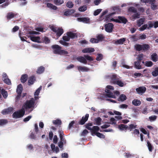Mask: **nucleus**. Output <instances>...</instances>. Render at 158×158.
Masks as SVG:
<instances>
[{
    "instance_id": "obj_1",
    "label": "nucleus",
    "mask_w": 158,
    "mask_h": 158,
    "mask_svg": "<svg viewBox=\"0 0 158 158\" xmlns=\"http://www.w3.org/2000/svg\"><path fill=\"white\" fill-rule=\"evenodd\" d=\"M150 46L148 44H136L135 46V49L138 52L146 51L150 48Z\"/></svg>"
},
{
    "instance_id": "obj_2",
    "label": "nucleus",
    "mask_w": 158,
    "mask_h": 158,
    "mask_svg": "<svg viewBox=\"0 0 158 158\" xmlns=\"http://www.w3.org/2000/svg\"><path fill=\"white\" fill-rule=\"evenodd\" d=\"M35 104V99L33 98H31L30 100L26 101L23 105V106L24 107V108L26 109H30L31 108L34 107Z\"/></svg>"
},
{
    "instance_id": "obj_3",
    "label": "nucleus",
    "mask_w": 158,
    "mask_h": 158,
    "mask_svg": "<svg viewBox=\"0 0 158 158\" xmlns=\"http://www.w3.org/2000/svg\"><path fill=\"white\" fill-rule=\"evenodd\" d=\"M25 114V108H22L19 110L14 112L12 115L13 118H17L22 117Z\"/></svg>"
},
{
    "instance_id": "obj_4",
    "label": "nucleus",
    "mask_w": 158,
    "mask_h": 158,
    "mask_svg": "<svg viewBox=\"0 0 158 158\" xmlns=\"http://www.w3.org/2000/svg\"><path fill=\"white\" fill-rule=\"evenodd\" d=\"M105 30L107 32L110 33L112 31L114 25L111 23L106 24L104 25Z\"/></svg>"
},
{
    "instance_id": "obj_5",
    "label": "nucleus",
    "mask_w": 158,
    "mask_h": 158,
    "mask_svg": "<svg viewBox=\"0 0 158 158\" xmlns=\"http://www.w3.org/2000/svg\"><path fill=\"white\" fill-rule=\"evenodd\" d=\"M52 48L54 50V53L60 54L62 48L61 47L58 45L55 44L52 45Z\"/></svg>"
},
{
    "instance_id": "obj_6",
    "label": "nucleus",
    "mask_w": 158,
    "mask_h": 158,
    "mask_svg": "<svg viewBox=\"0 0 158 158\" xmlns=\"http://www.w3.org/2000/svg\"><path fill=\"white\" fill-rule=\"evenodd\" d=\"M89 117V114H86L85 116H83L81 120L78 122V124L80 125H82L84 124L87 121Z\"/></svg>"
},
{
    "instance_id": "obj_7",
    "label": "nucleus",
    "mask_w": 158,
    "mask_h": 158,
    "mask_svg": "<svg viewBox=\"0 0 158 158\" xmlns=\"http://www.w3.org/2000/svg\"><path fill=\"white\" fill-rule=\"evenodd\" d=\"M146 90V88L144 86H140L136 89V90L139 94H143L144 93Z\"/></svg>"
},
{
    "instance_id": "obj_8",
    "label": "nucleus",
    "mask_w": 158,
    "mask_h": 158,
    "mask_svg": "<svg viewBox=\"0 0 158 158\" xmlns=\"http://www.w3.org/2000/svg\"><path fill=\"white\" fill-rule=\"evenodd\" d=\"M36 80L35 77L34 76H32L28 78V85H31L33 84Z\"/></svg>"
},
{
    "instance_id": "obj_9",
    "label": "nucleus",
    "mask_w": 158,
    "mask_h": 158,
    "mask_svg": "<svg viewBox=\"0 0 158 158\" xmlns=\"http://www.w3.org/2000/svg\"><path fill=\"white\" fill-rule=\"evenodd\" d=\"M118 19H117L118 20L119 22H118V23H123V24H125L127 22V19L124 17L118 16Z\"/></svg>"
},
{
    "instance_id": "obj_10",
    "label": "nucleus",
    "mask_w": 158,
    "mask_h": 158,
    "mask_svg": "<svg viewBox=\"0 0 158 158\" xmlns=\"http://www.w3.org/2000/svg\"><path fill=\"white\" fill-rule=\"evenodd\" d=\"M109 77L111 79L110 82L113 84H114L116 81L118 79L117 78V75L115 74L110 75Z\"/></svg>"
},
{
    "instance_id": "obj_11",
    "label": "nucleus",
    "mask_w": 158,
    "mask_h": 158,
    "mask_svg": "<svg viewBox=\"0 0 158 158\" xmlns=\"http://www.w3.org/2000/svg\"><path fill=\"white\" fill-rule=\"evenodd\" d=\"M90 130L91 131V135L94 136V134H95L99 130V128L97 126H94Z\"/></svg>"
},
{
    "instance_id": "obj_12",
    "label": "nucleus",
    "mask_w": 158,
    "mask_h": 158,
    "mask_svg": "<svg viewBox=\"0 0 158 158\" xmlns=\"http://www.w3.org/2000/svg\"><path fill=\"white\" fill-rule=\"evenodd\" d=\"M77 20L79 21L87 23L89 22L90 19L87 17H80L77 18Z\"/></svg>"
},
{
    "instance_id": "obj_13",
    "label": "nucleus",
    "mask_w": 158,
    "mask_h": 158,
    "mask_svg": "<svg viewBox=\"0 0 158 158\" xmlns=\"http://www.w3.org/2000/svg\"><path fill=\"white\" fill-rule=\"evenodd\" d=\"M105 91L106 93V96L109 98H115V95L113 94L109 89L107 88V89H105Z\"/></svg>"
},
{
    "instance_id": "obj_14",
    "label": "nucleus",
    "mask_w": 158,
    "mask_h": 158,
    "mask_svg": "<svg viewBox=\"0 0 158 158\" xmlns=\"http://www.w3.org/2000/svg\"><path fill=\"white\" fill-rule=\"evenodd\" d=\"M67 35H68L70 39H73L75 37H77V35L76 33H73L71 31L68 32L66 33Z\"/></svg>"
},
{
    "instance_id": "obj_15",
    "label": "nucleus",
    "mask_w": 158,
    "mask_h": 158,
    "mask_svg": "<svg viewBox=\"0 0 158 158\" xmlns=\"http://www.w3.org/2000/svg\"><path fill=\"white\" fill-rule=\"evenodd\" d=\"M95 51L94 49L92 48H85L82 50V52L84 53H91Z\"/></svg>"
},
{
    "instance_id": "obj_16",
    "label": "nucleus",
    "mask_w": 158,
    "mask_h": 158,
    "mask_svg": "<svg viewBox=\"0 0 158 158\" xmlns=\"http://www.w3.org/2000/svg\"><path fill=\"white\" fill-rule=\"evenodd\" d=\"M17 15V14L12 12H9L7 14L6 18L7 19L10 20L16 16Z\"/></svg>"
},
{
    "instance_id": "obj_17",
    "label": "nucleus",
    "mask_w": 158,
    "mask_h": 158,
    "mask_svg": "<svg viewBox=\"0 0 158 158\" xmlns=\"http://www.w3.org/2000/svg\"><path fill=\"white\" fill-rule=\"evenodd\" d=\"M126 40V38H123L115 40L114 43L116 44H122L124 43Z\"/></svg>"
},
{
    "instance_id": "obj_18",
    "label": "nucleus",
    "mask_w": 158,
    "mask_h": 158,
    "mask_svg": "<svg viewBox=\"0 0 158 158\" xmlns=\"http://www.w3.org/2000/svg\"><path fill=\"white\" fill-rule=\"evenodd\" d=\"M77 69L79 71L81 72H87L89 70V69L86 67H82L80 66H77Z\"/></svg>"
},
{
    "instance_id": "obj_19",
    "label": "nucleus",
    "mask_w": 158,
    "mask_h": 158,
    "mask_svg": "<svg viewBox=\"0 0 158 158\" xmlns=\"http://www.w3.org/2000/svg\"><path fill=\"white\" fill-rule=\"evenodd\" d=\"M77 60L81 63L84 64H86L87 63V61L84 57L79 56L77 58Z\"/></svg>"
},
{
    "instance_id": "obj_20",
    "label": "nucleus",
    "mask_w": 158,
    "mask_h": 158,
    "mask_svg": "<svg viewBox=\"0 0 158 158\" xmlns=\"http://www.w3.org/2000/svg\"><path fill=\"white\" fill-rule=\"evenodd\" d=\"M28 78V75L27 74H25L22 75L20 80L22 83H25L27 80Z\"/></svg>"
},
{
    "instance_id": "obj_21",
    "label": "nucleus",
    "mask_w": 158,
    "mask_h": 158,
    "mask_svg": "<svg viewBox=\"0 0 158 158\" xmlns=\"http://www.w3.org/2000/svg\"><path fill=\"white\" fill-rule=\"evenodd\" d=\"M57 31L56 32V36L58 37H60L64 33L63 29L59 27L57 29Z\"/></svg>"
},
{
    "instance_id": "obj_22",
    "label": "nucleus",
    "mask_w": 158,
    "mask_h": 158,
    "mask_svg": "<svg viewBox=\"0 0 158 158\" xmlns=\"http://www.w3.org/2000/svg\"><path fill=\"white\" fill-rule=\"evenodd\" d=\"M130 39L132 41H137L139 40V36L137 34L132 35H131Z\"/></svg>"
},
{
    "instance_id": "obj_23",
    "label": "nucleus",
    "mask_w": 158,
    "mask_h": 158,
    "mask_svg": "<svg viewBox=\"0 0 158 158\" xmlns=\"http://www.w3.org/2000/svg\"><path fill=\"white\" fill-rule=\"evenodd\" d=\"M134 65L135 68L137 69H142V65L141 64V62L139 61H136L134 63Z\"/></svg>"
},
{
    "instance_id": "obj_24",
    "label": "nucleus",
    "mask_w": 158,
    "mask_h": 158,
    "mask_svg": "<svg viewBox=\"0 0 158 158\" xmlns=\"http://www.w3.org/2000/svg\"><path fill=\"white\" fill-rule=\"evenodd\" d=\"M111 16V15H107L106 16V19H105V20L106 21H110V22L114 21L116 23H118V22H119V21H118V19H114L113 18L111 19H110V20L109 21L110 18Z\"/></svg>"
},
{
    "instance_id": "obj_25",
    "label": "nucleus",
    "mask_w": 158,
    "mask_h": 158,
    "mask_svg": "<svg viewBox=\"0 0 158 158\" xmlns=\"http://www.w3.org/2000/svg\"><path fill=\"white\" fill-rule=\"evenodd\" d=\"M75 12V10L74 9H69L68 10L64 12V14L66 16H68L74 13Z\"/></svg>"
},
{
    "instance_id": "obj_26",
    "label": "nucleus",
    "mask_w": 158,
    "mask_h": 158,
    "mask_svg": "<svg viewBox=\"0 0 158 158\" xmlns=\"http://www.w3.org/2000/svg\"><path fill=\"white\" fill-rule=\"evenodd\" d=\"M30 39L33 42L40 43V38L39 36H31Z\"/></svg>"
},
{
    "instance_id": "obj_27",
    "label": "nucleus",
    "mask_w": 158,
    "mask_h": 158,
    "mask_svg": "<svg viewBox=\"0 0 158 158\" xmlns=\"http://www.w3.org/2000/svg\"><path fill=\"white\" fill-rule=\"evenodd\" d=\"M96 38L98 43L99 41H102L103 40L105 37L102 34H100L97 35Z\"/></svg>"
},
{
    "instance_id": "obj_28",
    "label": "nucleus",
    "mask_w": 158,
    "mask_h": 158,
    "mask_svg": "<svg viewBox=\"0 0 158 158\" xmlns=\"http://www.w3.org/2000/svg\"><path fill=\"white\" fill-rule=\"evenodd\" d=\"M132 103L135 106H139L141 104V102L138 99H135L132 101Z\"/></svg>"
},
{
    "instance_id": "obj_29",
    "label": "nucleus",
    "mask_w": 158,
    "mask_h": 158,
    "mask_svg": "<svg viewBox=\"0 0 158 158\" xmlns=\"http://www.w3.org/2000/svg\"><path fill=\"white\" fill-rule=\"evenodd\" d=\"M23 90L22 85L21 84H19L17 86L16 89V92L18 94H21Z\"/></svg>"
},
{
    "instance_id": "obj_30",
    "label": "nucleus",
    "mask_w": 158,
    "mask_h": 158,
    "mask_svg": "<svg viewBox=\"0 0 158 158\" xmlns=\"http://www.w3.org/2000/svg\"><path fill=\"white\" fill-rule=\"evenodd\" d=\"M12 108H8L3 110L2 111V113L3 114H6L12 111Z\"/></svg>"
},
{
    "instance_id": "obj_31",
    "label": "nucleus",
    "mask_w": 158,
    "mask_h": 158,
    "mask_svg": "<svg viewBox=\"0 0 158 158\" xmlns=\"http://www.w3.org/2000/svg\"><path fill=\"white\" fill-rule=\"evenodd\" d=\"M118 128L121 131L123 130H127V129L128 128V126L126 125H124L123 124H121L118 125Z\"/></svg>"
},
{
    "instance_id": "obj_32",
    "label": "nucleus",
    "mask_w": 158,
    "mask_h": 158,
    "mask_svg": "<svg viewBox=\"0 0 158 158\" xmlns=\"http://www.w3.org/2000/svg\"><path fill=\"white\" fill-rule=\"evenodd\" d=\"M45 70V68L43 66H40L38 68L36 71L37 73L40 74L43 73Z\"/></svg>"
},
{
    "instance_id": "obj_33",
    "label": "nucleus",
    "mask_w": 158,
    "mask_h": 158,
    "mask_svg": "<svg viewBox=\"0 0 158 158\" xmlns=\"http://www.w3.org/2000/svg\"><path fill=\"white\" fill-rule=\"evenodd\" d=\"M151 60L154 62L158 60V56L156 53H153L151 55Z\"/></svg>"
},
{
    "instance_id": "obj_34",
    "label": "nucleus",
    "mask_w": 158,
    "mask_h": 158,
    "mask_svg": "<svg viewBox=\"0 0 158 158\" xmlns=\"http://www.w3.org/2000/svg\"><path fill=\"white\" fill-rule=\"evenodd\" d=\"M114 84H116L118 85L120 87H122L124 86V83L121 80L119 79L117 80L115 82Z\"/></svg>"
},
{
    "instance_id": "obj_35",
    "label": "nucleus",
    "mask_w": 158,
    "mask_h": 158,
    "mask_svg": "<svg viewBox=\"0 0 158 158\" xmlns=\"http://www.w3.org/2000/svg\"><path fill=\"white\" fill-rule=\"evenodd\" d=\"M59 136L60 139V141H63L64 142H65L66 140L64 138V134L63 131H59Z\"/></svg>"
},
{
    "instance_id": "obj_36",
    "label": "nucleus",
    "mask_w": 158,
    "mask_h": 158,
    "mask_svg": "<svg viewBox=\"0 0 158 158\" xmlns=\"http://www.w3.org/2000/svg\"><path fill=\"white\" fill-rule=\"evenodd\" d=\"M47 7L52 8L53 10H56L57 9V7L56 6L53 5L51 3H48L47 4Z\"/></svg>"
},
{
    "instance_id": "obj_37",
    "label": "nucleus",
    "mask_w": 158,
    "mask_h": 158,
    "mask_svg": "<svg viewBox=\"0 0 158 158\" xmlns=\"http://www.w3.org/2000/svg\"><path fill=\"white\" fill-rule=\"evenodd\" d=\"M53 123L55 125L59 126L61 125V121L60 119H57L53 121Z\"/></svg>"
},
{
    "instance_id": "obj_38",
    "label": "nucleus",
    "mask_w": 158,
    "mask_h": 158,
    "mask_svg": "<svg viewBox=\"0 0 158 158\" xmlns=\"http://www.w3.org/2000/svg\"><path fill=\"white\" fill-rule=\"evenodd\" d=\"M144 58V55L143 54L141 53L138 55L137 58V61H141L143 60Z\"/></svg>"
},
{
    "instance_id": "obj_39",
    "label": "nucleus",
    "mask_w": 158,
    "mask_h": 158,
    "mask_svg": "<svg viewBox=\"0 0 158 158\" xmlns=\"http://www.w3.org/2000/svg\"><path fill=\"white\" fill-rule=\"evenodd\" d=\"M144 19L143 18L140 19L137 22V25L139 27H140L143 24L144 22Z\"/></svg>"
},
{
    "instance_id": "obj_40",
    "label": "nucleus",
    "mask_w": 158,
    "mask_h": 158,
    "mask_svg": "<svg viewBox=\"0 0 158 158\" xmlns=\"http://www.w3.org/2000/svg\"><path fill=\"white\" fill-rule=\"evenodd\" d=\"M103 58V55L102 54L98 53L97 56L96 58V60L98 61H99L102 59Z\"/></svg>"
},
{
    "instance_id": "obj_41",
    "label": "nucleus",
    "mask_w": 158,
    "mask_h": 158,
    "mask_svg": "<svg viewBox=\"0 0 158 158\" xmlns=\"http://www.w3.org/2000/svg\"><path fill=\"white\" fill-rule=\"evenodd\" d=\"M1 94L4 98H6L8 96L7 92L4 89H2L1 90Z\"/></svg>"
},
{
    "instance_id": "obj_42",
    "label": "nucleus",
    "mask_w": 158,
    "mask_h": 158,
    "mask_svg": "<svg viewBox=\"0 0 158 158\" xmlns=\"http://www.w3.org/2000/svg\"><path fill=\"white\" fill-rule=\"evenodd\" d=\"M152 74L154 77H156L158 75V67L155 68V70L152 72Z\"/></svg>"
},
{
    "instance_id": "obj_43",
    "label": "nucleus",
    "mask_w": 158,
    "mask_h": 158,
    "mask_svg": "<svg viewBox=\"0 0 158 158\" xmlns=\"http://www.w3.org/2000/svg\"><path fill=\"white\" fill-rule=\"evenodd\" d=\"M87 6L86 5H84L79 7L78 10L81 12L85 11L87 10Z\"/></svg>"
},
{
    "instance_id": "obj_44",
    "label": "nucleus",
    "mask_w": 158,
    "mask_h": 158,
    "mask_svg": "<svg viewBox=\"0 0 158 158\" xmlns=\"http://www.w3.org/2000/svg\"><path fill=\"white\" fill-rule=\"evenodd\" d=\"M64 2L63 0H54V3L56 5H60Z\"/></svg>"
},
{
    "instance_id": "obj_45",
    "label": "nucleus",
    "mask_w": 158,
    "mask_h": 158,
    "mask_svg": "<svg viewBox=\"0 0 158 158\" xmlns=\"http://www.w3.org/2000/svg\"><path fill=\"white\" fill-rule=\"evenodd\" d=\"M126 99L127 97L126 96L123 94H121L119 98V101H123L125 100Z\"/></svg>"
},
{
    "instance_id": "obj_46",
    "label": "nucleus",
    "mask_w": 158,
    "mask_h": 158,
    "mask_svg": "<svg viewBox=\"0 0 158 158\" xmlns=\"http://www.w3.org/2000/svg\"><path fill=\"white\" fill-rule=\"evenodd\" d=\"M128 11L133 13H136L137 10L135 7L131 6L128 9Z\"/></svg>"
},
{
    "instance_id": "obj_47",
    "label": "nucleus",
    "mask_w": 158,
    "mask_h": 158,
    "mask_svg": "<svg viewBox=\"0 0 158 158\" xmlns=\"http://www.w3.org/2000/svg\"><path fill=\"white\" fill-rule=\"evenodd\" d=\"M8 123L7 120L5 119H0V126H2Z\"/></svg>"
},
{
    "instance_id": "obj_48",
    "label": "nucleus",
    "mask_w": 158,
    "mask_h": 158,
    "mask_svg": "<svg viewBox=\"0 0 158 158\" xmlns=\"http://www.w3.org/2000/svg\"><path fill=\"white\" fill-rule=\"evenodd\" d=\"M147 146L148 147L149 151L150 152H152V149L153 148V147L152 146L151 143L148 140L147 141Z\"/></svg>"
},
{
    "instance_id": "obj_49",
    "label": "nucleus",
    "mask_w": 158,
    "mask_h": 158,
    "mask_svg": "<svg viewBox=\"0 0 158 158\" xmlns=\"http://www.w3.org/2000/svg\"><path fill=\"white\" fill-rule=\"evenodd\" d=\"M96 121V124L97 125H100L101 123L102 119L100 117H98L95 119Z\"/></svg>"
},
{
    "instance_id": "obj_50",
    "label": "nucleus",
    "mask_w": 158,
    "mask_h": 158,
    "mask_svg": "<svg viewBox=\"0 0 158 158\" xmlns=\"http://www.w3.org/2000/svg\"><path fill=\"white\" fill-rule=\"evenodd\" d=\"M4 82L8 85H10L11 84V82L10 80L8 78L6 79H3Z\"/></svg>"
},
{
    "instance_id": "obj_51",
    "label": "nucleus",
    "mask_w": 158,
    "mask_h": 158,
    "mask_svg": "<svg viewBox=\"0 0 158 158\" xmlns=\"http://www.w3.org/2000/svg\"><path fill=\"white\" fill-rule=\"evenodd\" d=\"M42 89V86H40L36 90L34 94L35 96H38L40 93V91Z\"/></svg>"
},
{
    "instance_id": "obj_52",
    "label": "nucleus",
    "mask_w": 158,
    "mask_h": 158,
    "mask_svg": "<svg viewBox=\"0 0 158 158\" xmlns=\"http://www.w3.org/2000/svg\"><path fill=\"white\" fill-rule=\"evenodd\" d=\"M93 125L92 123H86L85 125V128L88 129V130H90L91 129V128L90 127V126H92Z\"/></svg>"
},
{
    "instance_id": "obj_53",
    "label": "nucleus",
    "mask_w": 158,
    "mask_h": 158,
    "mask_svg": "<svg viewBox=\"0 0 158 158\" xmlns=\"http://www.w3.org/2000/svg\"><path fill=\"white\" fill-rule=\"evenodd\" d=\"M73 3L71 1H68L66 4V6L69 8H72L73 6Z\"/></svg>"
},
{
    "instance_id": "obj_54",
    "label": "nucleus",
    "mask_w": 158,
    "mask_h": 158,
    "mask_svg": "<svg viewBox=\"0 0 158 158\" xmlns=\"http://www.w3.org/2000/svg\"><path fill=\"white\" fill-rule=\"evenodd\" d=\"M153 64V63L151 61H146L145 64V66L148 67L152 66Z\"/></svg>"
},
{
    "instance_id": "obj_55",
    "label": "nucleus",
    "mask_w": 158,
    "mask_h": 158,
    "mask_svg": "<svg viewBox=\"0 0 158 158\" xmlns=\"http://www.w3.org/2000/svg\"><path fill=\"white\" fill-rule=\"evenodd\" d=\"M135 13V14H134L132 16L133 18L134 19H138L139 18L140 16V14H139L138 13Z\"/></svg>"
},
{
    "instance_id": "obj_56",
    "label": "nucleus",
    "mask_w": 158,
    "mask_h": 158,
    "mask_svg": "<svg viewBox=\"0 0 158 158\" xmlns=\"http://www.w3.org/2000/svg\"><path fill=\"white\" fill-rule=\"evenodd\" d=\"M95 135L100 138H104L105 137L104 135L98 132H97Z\"/></svg>"
},
{
    "instance_id": "obj_57",
    "label": "nucleus",
    "mask_w": 158,
    "mask_h": 158,
    "mask_svg": "<svg viewBox=\"0 0 158 158\" xmlns=\"http://www.w3.org/2000/svg\"><path fill=\"white\" fill-rule=\"evenodd\" d=\"M84 57L85 58V59L88 60L89 61H93V59L92 57L88 55H84Z\"/></svg>"
},
{
    "instance_id": "obj_58",
    "label": "nucleus",
    "mask_w": 158,
    "mask_h": 158,
    "mask_svg": "<svg viewBox=\"0 0 158 158\" xmlns=\"http://www.w3.org/2000/svg\"><path fill=\"white\" fill-rule=\"evenodd\" d=\"M30 138L32 139H36L37 137L36 135H35L34 132H32L30 135Z\"/></svg>"
},
{
    "instance_id": "obj_59",
    "label": "nucleus",
    "mask_w": 158,
    "mask_h": 158,
    "mask_svg": "<svg viewBox=\"0 0 158 158\" xmlns=\"http://www.w3.org/2000/svg\"><path fill=\"white\" fill-rule=\"evenodd\" d=\"M59 42L61 44L63 45H64V46H68L69 44V43L66 42L65 41H63L62 40H60L59 41Z\"/></svg>"
},
{
    "instance_id": "obj_60",
    "label": "nucleus",
    "mask_w": 158,
    "mask_h": 158,
    "mask_svg": "<svg viewBox=\"0 0 158 158\" xmlns=\"http://www.w3.org/2000/svg\"><path fill=\"white\" fill-rule=\"evenodd\" d=\"M148 25L146 24L143 25L139 28V30L140 31H143L148 28Z\"/></svg>"
},
{
    "instance_id": "obj_61",
    "label": "nucleus",
    "mask_w": 158,
    "mask_h": 158,
    "mask_svg": "<svg viewBox=\"0 0 158 158\" xmlns=\"http://www.w3.org/2000/svg\"><path fill=\"white\" fill-rule=\"evenodd\" d=\"M102 9H98L95 10L94 12V15L96 16L98 15L101 11Z\"/></svg>"
},
{
    "instance_id": "obj_62",
    "label": "nucleus",
    "mask_w": 158,
    "mask_h": 158,
    "mask_svg": "<svg viewBox=\"0 0 158 158\" xmlns=\"http://www.w3.org/2000/svg\"><path fill=\"white\" fill-rule=\"evenodd\" d=\"M62 39L64 41H68L70 40V38H69L68 35H64L62 37Z\"/></svg>"
},
{
    "instance_id": "obj_63",
    "label": "nucleus",
    "mask_w": 158,
    "mask_h": 158,
    "mask_svg": "<svg viewBox=\"0 0 158 158\" xmlns=\"http://www.w3.org/2000/svg\"><path fill=\"white\" fill-rule=\"evenodd\" d=\"M44 41L46 44H48L50 42V40L46 36H45L44 38Z\"/></svg>"
},
{
    "instance_id": "obj_64",
    "label": "nucleus",
    "mask_w": 158,
    "mask_h": 158,
    "mask_svg": "<svg viewBox=\"0 0 158 158\" xmlns=\"http://www.w3.org/2000/svg\"><path fill=\"white\" fill-rule=\"evenodd\" d=\"M157 118V116L156 115L152 116L149 117V119L151 121H155Z\"/></svg>"
}]
</instances>
